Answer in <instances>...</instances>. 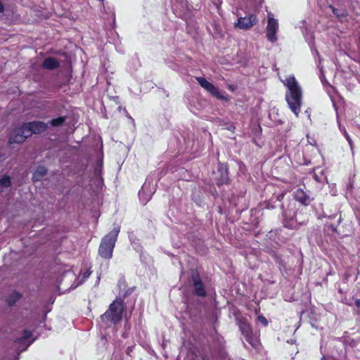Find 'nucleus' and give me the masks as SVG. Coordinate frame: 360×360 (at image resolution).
I'll return each mask as SVG.
<instances>
[{
  "instance_id": "1",
  "label": "nucleus",
  "mask_w": 360,
  "mask_h": 360,
  "mask_svg": "<svg viewBox=\"0 0 360 360\" xmlns=\"http://www.w3.org/2000/svg\"><path fill=\"white\" fill-rule=\"evenodd\" d=\"M282 82L287 89L285 98L288 105L295 115L298 117L302 103V89L292 75L288 76Z\"/></svg>"
},
{
  "instance_id": "2",
  "label": "nucleus",
  "mask_w": 360,
  "mask_h": 360,
  "mask_svg": "<svg viewBox=\"0 0 360 360\" xmlns=\"http://www.w3.org/2000/svg\"><path fill=\"white\" fill-rule=\"evenodd\" d=\"M120 231V226L117 225L101 239L98 248V254L101 257L106 259L112 258L113 250Z\"/></svg>"
},
{
  "instance_id": "3",
  "label": "nucleus",
  "mask_w": 360,
  "mask_h": 360,
  "mask_svg": "<svg viewBox=\"0 0 360 360\" xmlns=\"http://www.w3.org/2000/svg\"><path fill=\"white\" fill-rule=\"evenodd\" d=\"M123 311L122 300L116 299L110 304L108 310L101 316V320L106 325L116 324L121 321Z\"/></svg>"
},
{
  "instance_id": "4",
  "label": "nucleus",
  "mask_w": 360,
  "mask_h": 360,
  "mask_svg": "<svg viewBox=\"0 0 360 360\" xmlns=\"http://www.w3.org/2000/svg\"><path fill=\"white\" fill-rule=\"evenodd\" d=\"M238 325L242 335L247 342L253 347H257L258 345L257 338L252 334V328L245 319L238 318Z\"/></svg>"
},
{
  "instance_id": "5",
  "label": "nucleus",
  "mask_w": 360,
  "mask_h": 360,
  "mask_svg": "<svg viewBox=\"0 0 360 360\" xmlns=\"http://www.w3.org/2000/svg\"><path fill=\"white\" fill-rule=\"evenodd\" d=\"M278 31V22L276 19L273 17L271 13L268 14L267 25L266 27V38L271 42L275 43L278 40L277 32Z\"/></svg>"
},
{
  "instance_id": "6",
  "label": "nucleus",
  "mask_w": 360,
  "mask_h": 360,
  "mask_svg": "<svg viewBox=\"0 0 360 360\" xmlns=\"http://www.w3.org/2000/svg\"><path fill=\"white\" fill-rule=\"evenodd\" d=\"M258 22L256 15L250 13L245 17H238V20L233 23L236 29L248 30L255 25Z\"/></svg>"
},
{
  "instance_id": "7",
  "label": "nucleus",
  "mask_w": 360,
  "mask_h": 360,
  "mask_svg": "<svg viewBox=\"0 0 360 360\" xmlns=\"http://www.w3.org/2000/svg\"><path fill=\"white\" fill-rule=\"evenodd\" d=\"M198 84L212 96L221 101H226V97L214 84L209 82L204 77H196Z\"/></svg>"
},
{
  "instance_id": "8",
  "label": "nucleus",
  "mask_w": 360,
  "mask_h": 360,
  "mask_svg": "<svg viewBox=\"0 0 360 360\" xmlns=\"http://www.w3.org/2000/svg\"><path fill=\"white\" fill-rule=\"evenodd\" d=\"M30 131L27 129L25 124H22L20 127L13 130L9 138V143L12 144L14 143H20L30 137Z\"/></svg>"
},
{
  "instance_id": "9",
  "label": "nucleus",
  "mask_w": 360,
  "mask_h": 360,
  "mask_svg": "<svg viewBox=\"0 0 360 360\" xmlns=\"http://www.w3.org/2000/svg\"><path fill=\"white\" fill-rule=\"evenodd\" d=\"M347 54L352 60L360 63V41L355 39L354 43L349 45Z\"/></svg>"
},
{
  "instance_id": "10",
  "label": "nucleus",
  "mask_w": 360,
  "mask_h": 360,
  "mask_svg": "<svg viewBox=\"0 0 360 360\" xmlns=\"http://www.w3.org/2000/svg\"><path fill=\"white\" fill-rule=\"evenodd\" d=\"M25 125L27 129L30 131V135H32V134L41 133L44 131L47 128V124L41 121L25 123Z\"/></svg>"
},
{
  "instance_id": "11",
  "label": "nucleus",
  "mask_w": 360,
  "mask_h": 360,
  "mask_svg": "<svg viewBox=\"0 0 360 360\" xmlns=\"http://www.w3.org/2000/svg\"><path fill=\"white\" fill-rule=\"evenodd\" d=\"M195 293L200 297H205L206 291L204 288L201 278L198 273H195L192 276Z\"/></svg>"
},
{
  "instance_id": "12",
  "label": "nucleus",
  "mask_w": 360,
  "mask_h": 360,
  "mask_svg": "<svg viewBox=\"0 0 360 360\" xmlns=\"http://www.w3.org/2000/svg\"><path fill=\"white\" fill-rule=\"evenodd\" d=\"M294 198L303 205H308L312 200V198L301 188L295 191Z\"/></svg>"
},
{
  "instance_id": "13",
  "label": "nucleus",
  "mask_w": 360,
  "mask_h": 360,
  "mask_svg": "<svg viewBox=\"0 0 360 360\" xmlns=\"http://www.w3.org/2000/svg\"><path fill=\"white\" fill-rule=\"evenodd\" d=\"M146 190H147V184L145 183L139 193L140 201L141 202V203L143 205H146L149 201V200L151 198V195H152L151 191H150V192L148 193H147Z\"/></svg>"
},
{
  "instance_id": "14",
  "label": "nucleus",
  "mask_w": 360,
  "mask_h": 360,
  "mask_svg": "<svg viewBox=\"0 0 360 360\" xmlns=\"http://www.w3.org/2000/svg\"><path fill=\"white\" fill-rule=\"evenodd\" d=\"M42 66L47 70H53L59 66V63L55 58L49 57L44 60Z\"/></svg>"
},
{
  "instance_id": "15",
  "label": "nucleus",
  "mask_w": 360,
  "mask_h": 360,
  "mask_svg": "<svg viewBox=\"0 0 360 360\" xmlns=\"http://www.w3.org/2000/svg\"><path fill=\"white\" fill-rule=\"evenodd\" d=\"M46 173H47V169L45 167H44V166L38 167L37 169H36V171L33 174V176H32L33 181H40L41 179L44 176H45Z\"/></svg>"
},
{
  "instance_id": "16",
  "label": "nucleus",
  "mask_w": 360,
  "mask_h": 360,
  "mask_svg": "<svg viewBox=\"0 0 360 360\" xmlns=\"http://www.w3.org/2000/svg\"><path fill=\"white\" fill-rule=\"evenodd\" d=\"M329 8L331 9L332 12L340 20H342V19L347 16V12L345 9L343 8H336L333 6L330 5Z\"/></svg>"
},
{
  "instance_id": "17",
  "label": "nucleus",
  "mask_w": 360,
  "mask_h": 360,
  "mask_svg": "<svg viewBox=\"0 0 360 360\" xmlns=\"http://www.w3.org/2000/svg\"><path fill=\"white\" fill-rule=\"evenodd\" d=\"M21 298V295L14 291L7 297V303L9 306L14 305Z\"/></svg>"
},
{
  "instance_id": "18",
  "label": "nucleus",
  "mask_w": 360,
  "mask_h": 360,
  "mask_svg": "<svg viewBox=\"0 0 360 360\" xmlns=\"http://www.w3.org/2000/svg\"><path fill=\"white\" fill-rule=\"evenodd\" d=\"M219 171L221 172V176L219 179L221 184H226L228 182V172L227 168L224 167L223 165H219Z\"/></svg>"
},
{
  "instance_id": "19",
  "label": "nucleus",
  "mask_w": 360,
  "mask_h": 360,
  "mask_svg": "<svg viewBox=\"0 0 360 360\" xmlns=\"http://www.w3.org/2000/svg\"><path fill=\"white\" fill-rule=\"evenodd\" d=\"M11 185V179L8 176H4L0 179V193L3 191L4 188H8Z\"/></svg>"
},
{
  "instance_id": "20",
  "label": "nucleus",
  "mask_w": 360,
  "mask_h": 360,
  "mask_svg": "<svg viewBox=\"0 0 360 360\" xmlns=\"http://www.w3.org/2000/svg\"><path fill=\"white\" fill-rule=\"evenodd\" d=\"M32 336V331L29 330H24L22 336L15 340V343H22L25 340H27Z\"/></svg>"
},
{
  "instance_id": "21",
  "label": "nucleus",
  "mask_w": 360,
  "mask_h": 360,
  "mask_svg": "<svg viewBox=\"0 0 360 360\" xmlns=\"http://www.w3.org/2000/svg\"><path fill=\"white\" fill-rule=\"evenodd\" d=\"M65 120V117H59L55 119H53L50 121V123L53 126H60L63 124Z\"/></svg>"
},
{
  "instance_id": "22",
  "label": "nucleus",
  "mask_w": 360,
  "mask_h": 360,
  "mask_svg": "<svg viewBox=\"0 0 360 360\" xmlns=\"http://www.w3.org/2000/svg\"><path fill=\"white\" fill-rule=\"evenodd\" d=\"M91 274V271L88 269L82 275H80L78 278L79 283H82L84 282Z\"/></svg>"
},
{
  "instance_id": "23",
  "label": "nucleus",
  "mask_w": 360,
  "mask_h": 360,
  "mask_svg": "<svg viewBox=\"0 0 360 360\" xmlns=\"http://www.w3.org/2000/svg\"><path fill=\"white\" fill-rule=\"evenodd\" d=\"M343 136L345 137V139H347L351 149L352 150V147H353V142H352V140L351 139V137L349 136V135L348 134V133L347 132V131H345V132H343Z\"/></svg>"
},
{
  "instance_id": "24",
  "label": "nucleus",
  "mask_w": 360,
  "mask_h": 360,
  "mask_svg": "<svg viewBox=\"0 0 360 360\" xmlns=\"http://www.w3.org/2000/svg\"><path fill=\"white\" fill-rule=\"evenodd\" d=\"M257 320L259 322L262 323L265 326L268 323L266 319L263 316H259Z\"/></svg>"
},
{
  "instance_id": "25",
  "label": "nucleus",
  "mask_w": 360,
  "mask_h": 360,
  "mask_svg": "<svg viewBox=\"0 0 360 360\" xmlns=\"http://www.w3.org/2000/svg\"><path fill=\"white\" fill-rule=\"evenodd\" d=\"M337 121H338L339 129L343 134V132H345L346 131V129H345V127L343 125H342L340 124V122L339 117H338V114H337Z\"/></svg>"
},
{
  "instance_id": "26",
  "label": "nucleus",
  "mask_w": 360,
  "mask_h": 360,
  "mask_svg": "<svg viewBox=\"0 0 360 360\" xmlns=\"http://www.w3.org/2000/svg\"><path fill=\"white\" fill-rule=\"evenodd\" d=\"M355 304H356V306L358 308H359V307H360V300H359V299H356V300H355Z\"/></svg>"
},
{
  "instance_id": "27",
  "label": "nucleus",
  "mask_w": 360,
  "mask_h": 360,
  "mask_svg": "<svg viewBox=\"0 0 360 360\" xmlns=\"http://www.w3.org/2000/svg\"><path fill=\"white\" fill-rule=\"evenodd\" d=\"M30 345V344H29V345H27V346H25V348H23V349H22V350H25V349L28 347V346H29Z\"/></svg>"
}]
</instances>
